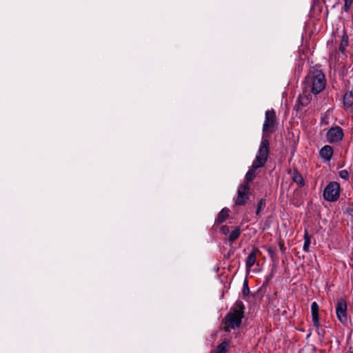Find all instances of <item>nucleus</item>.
I'll return each instance as SVG.
<instances>
[{
	"instance_id": "nucleus-1",
	"label": "nucleus",
	"mask_w": 353,
	"mask_h": 353,
	"mask_svg": "<svg viewBox=\"0 0 353 353\" xmlns=\"http://www.w3.org/2000/svg\"><path fill=\"white\" fill-rule=\"evenodd\" d=\"M269 153V141L268 139H263L261 142L257 154L255 159L253 161L252 164L247 172L245 176V183L252 181L256 176L257 169L262 168L265 165Z\"/></svg>"
},
{
	"instance_id": "nucleus-2",
	"label": "nucleus",
	"mask_w": 353,
	"mask_h": 353,
	"mask_svg": "<svg viewBox=\"0 0 353 353\" xmlns=\"http://www.w3.org/2000/svg\"><path fill=\"white\" fill-rule=\"evenodd\" d=\"M325 85L326 80L321 70H311L305 77V91H309L314 94H317L325 89Z\"/></svg>"
},
{
	"instance_id": "nucleus-3",
	"label": "nucleus",
	"mask_w": 353,
	"mask_h": 353,
	"mask_svg": "<svg viewBox=\"0 0 353 353\" xmlns=\"http://www.w3.org/2000/svg\"><path fill=\"white\" fill-rule=\"evenodd\" d=\"M244 305L241 301H236L233 307L225 317L226 326L231 329H235L240 326L241 319L243 317Z\"/></svg>"
},
{
	"instance_id": "nucleus-4",
	"label": "nucleus",
	"mask_w": 353,
	"mask_h": 353,
	"mask_svg": "<svg viewBox=\"0 0 353 353\" xmlns=\"http://www.w3.org/2000/svg\"><path fill=\"white\" fill-rule=\"evenodd\" d=\"M340 196V185L332 181L327 184L323 191L324 199L330 202L336 201Z\"/></svg>"
},
{
	"instance_id": "nucleus-5",
	"label": "nucleus",
	"mask_w": 353,
	"mask_h": 353,
	"mask_svg": "<svg viewBox=\"0 0 353 353\" xmlns=\"http://www.w3.org/2000/svg\"><path fill=\"white\" fill-rule=\"evenodd\" d=\"M276 125V118L275 111L274 110H267L265 112V119L263 126V132L264 134L262 139H267L265 138V135L267 133H272L273 131H274Z\"/></svg>"
},
{
	"instance_id": "nucleus-6",
	"label": "nucleus",
	"mask_w": 353,
	"mask_h": 353,
	"mask_svg": "<svg viewBox=\"0 0 353 353\" xmlns=\"http://www.w3.org/2000/svg\"><path fill=\"white\" fill-rule=\"evenodd\" d=\"M347 303L345 300L341 299L336 305V312L338 320L343 324L347 322Z\"/></svg>"
},
{
	"instance_id": "nucleus-7",
	"label": "nucleus",
	"mask_w": 353,
	"mask_h": 353,
	"mask_svg": "<svg viewBox=\"0 0 353 353\" xmlns=\"http://www.w3.org/2000/svg\"><path fill=\"white\" fill-rule=\"evenodd\" d=\"M250 187L248 184L243 183L239 185L237 192V197L236 199V205H244L249 199Z\"/></svg>"
},
{
	"instance_id": "nucleus-8",
	"label": "nucleus",
	"mask_w": 353,
	"mask_h": 353,
	"mask_svg": "<svg viewBox=\"0 0 353 353\" xmlns=\"http://www.w3.org/2000/svg\"><path fill=\"white\" fill-rule=\"evenodd\" d=\"M343 130L339 126L330 128L327 132V139L330 143L339 142L343 139Z\"/></svg>"
},
{
	"instance_id": "nucleus-9",
	"label": "nucleus",
	"mask_w": 353,
	"mask_h": 353,
	"mask_svg": "<svg viewBox=\"0 0 353 353\" xmlns=\"http://www.w3.org/2000/svg\"><path fill=\"white\" fill-rule=\"evenodd\" d=\"M311 311L314 326L318 328L320 326V323L319 319V305L316 302L312 303Z\"/></svg>"
},
{
	"instance_id": "nucleus-10",
	"label": "nucleus",
	"mask_w": 353,
	"mask_h": 353,
	"mask_svg": "<svg viewBox=\"0 0 353 353\" xmlns=\"http://www.w3.org/2000/svg\"><path fill=\"white\" fill-rule=\"evenodd\" d=\"M332 154L333 150L330 145H325L320 150L321 157L327 161H329L331 159Z\"/></svg>"
},
{
	"instance_id": "nucleus-11",
	"label": "nucleus",
	"mask_w": 353,
	"mask_h": 353,
	"mask_svg": "<svg viewBox=\"0 0 353 353\" xmlns=\"http://www.w3.org/2000/svg\"><path fill=\"white\" fill-rule=\"evenodd\" d=\"M256 251L257 250L254 249L248 256L245 261V266L248 270H250L256 263Z\"/></svg>"
},
{
	"instance_id": "nucleus-12",
	"label": "nucleus",
	"mask_w": 353,
	"mask_h": 353,
	"mask_svg": "<svg viewBox=\"0 0 353 353\" xmlns=\"http://www.w3.org/2000/svg\"><path fill=\"white\" fill-rule=\"evenodd\" d=\"M343 105L345 108H349L353 105V94L346 92L343 97Z\"/></svg>"
},
{
	"instance_id": "nucleus-13",
	"label": "nucleus",
	"mask_w": 353,
	"mask_h": 353,
	"mask_svg": "<svg viewBox=\"0 0 353 353\" xmlns=\"http://www.w3.org/2000/svg\"><path fill=\"white\" fill-rule=\"evenodd\" d=\"M240 234H241L240 228L239 227L234 228V229L231 232V233L230 234V235L228 236V241L231 243H233L239 237Z\"/></svg>"
},
{
	"instance_id": "nucleus-14",
	"label": "nucleus",
	"mask_w": 353,
	"mask_h": 353,
	"mask_svg": "<svg viewBox=\"0 0 353 353\" xmlns=\"http://www.w3.org/2000/svg\"><path fill=\"white\" fill-rule=\"evenodd\" d=\"M229 216V210L226 208H223L221 210V212L218 214V217L216 219V221L219 223H221L225 221Z\"/></svg>"
},
{
	"instance_id": "nucleus-15",
	"label": "nucleus",
	"mask_w": 353,
	"mask_h": 353,
	"mask_svg": "<svg viewBox=\"0 0 353 353\" xmlns=\"http://www.w3.org/2000/svg\"><path fill=\"white\" fill-rule=\"evenodd\" d=\"M293 181L296 183L300 187L304 185V181L301 175L297 172H294L292 174Z\"/></svg>"
},
{
	"instance_id": "nucleus-16",
	"label": "nucleus",
	"mask_w": 353,
	"mask_h": 353,
	"mask_svg": "<svg viewBox=\"0 0 353 353\" xmlns=\"http://www.w3.org/2000/svg\"><path fill=\"white\" fill-rule=\"evenodd\" d=\"M228 343L226 341H223V343L218 345L214 353H226L228 350Z\"/></svg>"
},
{
	"instance_id": "nucleus-17",
	"label": "nucleus",
	"mask_w": 353,
	"mask_h": 353,
	"mask_svg": "<svg viewBox=\"0 0 353 353\" xmlns=\"http://www.w3.org/2000/svg\"><path fill=\"white\" fill-rule=\"evenodd\" d=\"M347 43H348L347 36L345 34V35H343L342 37V39H341V44L339 46V50L341 52L343 53L345 52V48L347 46Z\"/></svg>"
},
{
	"instance_id": "nucleus-18",
	"label": "nucleus",
	"mask_w": 353,
	"mask_h": 353,
	"mask_svg": "<svg viewBox=\"0 0 353 353\" xmlns=\"http://www.w3.org/2000/svg\"><path fill=\"white\" fill-rule=\"evenodd\" d=\"M304 240L305 241H304V245H303V250L305 252H308L309 251V247H310V238L307 235V233H305V234Z\"/></svg>"
},
{
	"instance_id": "nucleus-19",
	"label": "nucleus",
	"mask_w": 353,
	"mask_h": 353,
	"mask_svg": "<svg viewBox=\"0 0 353 353\" xmlns=\"http://www.w3.org/2000/svg\"><path fill=\"white\" fill-rule=\"evenodd\" d=\"M341 178L343 179H348L349 177V173L346 170H341L339 173Z\"/></svg>"
},
{
	"instance_id": "nucleus-20",
	"label": "nucleus",
	"mask_w": 353,
	"mask_h": 353,
	"mask_svg": "<svg viewBox=\"0 0 353 353\" xmlns=\"http://www.w3.org/2000/svg\"><path fill=\"white\" fill-rule=\"evenodd\" d=\"M221 230L222 233L224 234L225 235H227L230 232L229 227L227 225H223L221 228Z\"/></svg>"
},
{
	"instance_id": "nucleus-21",
	"label": "nucleus",
	"mask_w": 353,
	"mask_h": 353,
	"mask_svg": "<svg viewBox=\"0 0 353 353\" xmlns=\"http://www.w3.org/2000/svg\"><path fill=\"white\" fill-rule=\"evenodd\" d=\"M265 205L264 203V201L263 199H261L258 203V209H257V211H256V214H259L260 210H261V208H263V206Z\"/></svg>"
},
{
	"instance_id": "nucleus-22",
	"label": "nucleus",
	"mask_w": 353,
	"mask_h": 353,
	"mask_svg": "<svg viewBox=\"0 0 353 353\" xmlns=\"http://www.w3.org/2000/svg\"><path fill=\"white\" fill-rule=\"evenodd\" d=\"M352 3H349V2H346L345 1V3H344V10L345 12H347L350 8H351L352 6Z\"/></svg>"
},
{
	"instance_id": "nucleus-23",
	"label": "nucleus",
	"mask_w": 353,
	"mask_h": 353,
	"mask_svg": "<svg viewBox=\"0 0 353 353\" xmlns=\"http://www.w3.org/2000/svg\"><path fill=\"white\" fill-rule=\"evenodd\" d=\"M345 1L352 3H353V0H345Z\"/></svg>"
},
{
	"instance_id": "nucleus-24",
	"label": "nucleus",
	"mask_w": 353,
	"mask_h": 353,
	"mask_svg": "<svg viewBox=\"0 0 353 353\" xmlns=\"http://www.w3.org/2000/svg\"><path fill=\"white\" fill-rule=\"evenodd\" d=\"M350 353H353V352H350Z\"/></svg>"
}]
</instances>
